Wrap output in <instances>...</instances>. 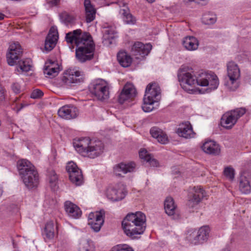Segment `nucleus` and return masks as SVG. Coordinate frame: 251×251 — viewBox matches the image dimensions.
I'll return each mask as SVG.
<instances>
[{
    "mask_svg": "<svg viewBox=\"0 0 251 251\" xmlns=\"http://www.w3.org/2000/svg\"><path fill=\"white\" fill-rule=\"evenodd\" d=\"M24 105L23 104H21V107L20 108L18 109V111L20 110L21 109H22L24 107Z\"/></svg>",
    "mask_w": 251,
    "mask_h": 251,
    "instance_id": "6e6d98bb",
    "label": "nucleus"
},
{
    "mask_svg": "<svg viewBox=\"0 0 251 251\" xmlns=\"http://www.w3.org/2000/svg\"><path fill=\"white\" fill-rule=\"evenodd\" d=\"M176 133L180 136L186 139L194 138L195 133L192 126L189 122H186L179 125Z\"/></svg>",
    "mask_w": 251,
    "mask_h": 251,
    "instance_id": "4be33fe9",
    "label": "nucleus"
},
{
    "mask_svg": "<svg viewBox=\"0 0 251 251\" xmlns=\"http://www.w3.org/2000/svg\"><path fill=\"white\" fill-rule=\"evenodd\" d=\"M151 136L157 139L158 142L162 144L168 143V138L167 134L157 127H153L150 130Z\"/></svg>",
    "mask_w": 251,
    "mask_h": 251,
    "instance_id": "cd10ccee",
    "label": "nucleus"
},
{
    "mask_svg": "<svg viewBox=\"0 0 251 251\" xmlns=\"http://www.w3.org/2000/svg\"><path fill=\"white\" fill-rule=\"evenodd\" d=\"M43 234L48 240L53 238L54 236V224L52 221H49L46 224Z\"/></svg>",
    "mask_w": 251,
    "mask_h": 251,
    "instance_id": "f704fd0d",
    "label": "nucleus"
},
{
    "mask_svg": "<svg viewBox=\"0 0 251 251\" xmlns=\"http://www.w3.org/2000/svg\"><path fill=\"white\" fill-rule=\"evenodd\" d=\"M66 170L69 174L71 181L76 186H80L83 183V177L82 172L73 162H69L66 166Z\"/></svg>",
    "mask_w": 251,
    "mask_h": 251,
    "instance_id": "1a4fd4ad",
    "label": "nucleus"
},
{
    "mask_svg": "<svg viewBox=\"0 0 251 251\" xmlns=\"http://www.w3.org/2000/svg\"><path fill=\"white\" fill-rule=\"evenodd\" d=\"M18 169L24 183L28 189L37 187L39 184L38 173L29 161L26 159L19 161Z\"/></svg>",
    "mask_w": 251,
    "mask_h": 251,
    "instance_id": "7ed1b4c3",
    "label": "nucleus"
},
{
    "mask_svg": "<svg viewBox=\"0 0 251 251\" xmlns=\"http://www.w3.org/2000/svg\"><path fill=\"white\" fill-rule=\"evenodd\" d=\"M60 18L61 22L67 25L73 23L75 20L74 15L66 11L63 12L60 14Z\"/></svg>",
    "mask_w": 251,
    "mask_h": 251,
    "instance_id": "4c0bfd02",
    "label": "nucleus"
},
{
    "mask_svg": "<svg viewBox=\"0 0 251 251\" xmlns=\"http://www.w3.org/2000/svg\"><path fill=\"white\" fill-rule=\"evenodd\" d=\"M201 148L204 152L209 154L218 155L220 152L219 145L212 140L205 142Z\"/></svg>",
    "mask_w": 251,
    "mask_h": 251,
    "instance_id": "393cba45",
    "label": "nucleus"
},
{
    "mask_svg": "<svg viewBox=\"0 0 251 251\" xmlns=\"http://www.w3.org/2000/svg\"><path fill=\"white\" fill-rule=\"evenodd\" d=\"M183 45L189 50H194L198 49L199 42L198 40L193 36L186 37L183 40Z\"/></svg>",
    "mask_w": 251,
    "mask_h": 251,
    "instance_id": "7c9ffc66",
    "label": "nucleus"
},
{
    "mask_svg": "<svg viewBox=\"0 0 251 251\" xmlns=\"http://www.w3.org/2000/svg\"><path fill=\"white\" fill-rule=\"evenodd\" d=\"M2 192H3V191H2V189L1 188H0V196H1Z\"/></svg>",
    "mask_w": 251,
    "mask_h": 251,
    "instance_id": "4d7b16f0",
    "label": "nucleus"
},
{
    "mask_svg": "<svg viewBox=\"0 0 251 251\" xmlns=\"http://www.w3.org/2000/svg\"><path fill=\"white\" fill-rule=\"evenodd\" d=\"M52 5H56L58 3V0H52L50 2Z\"/></svg>",
    "mask_w": 251,
    "mask_h": 251,
    "instance_id": "603ef678",
    "label": "nucleus"
},
{
    "mask_svg": "<svg viewBox=\"0 0 251 251\" xmlns=\"http://www.w3.org/2000/svg\"><path fill=\"white\" fill-rule=\"evenodd\" d=\"M4 15L0 13V20H1L4 19Z\"/></svg>",
    "mask_w": 251,
    "mask_h": 251,
    "instance_id": "5fc2aeb1",
    "label": "nucleus"
},
{
    "mask_svg": "<svg viewBox=\"0 0 251 251\" xmlns=\"http://www.w3.org/2000/svg\"><path fill=\"white\" fill-rule=\"evenodd\" d=\"M143 101L144 103L142 106V108L143 111L146 112H150L154 108L153 104L155 101H153V100H151L144 98Z\"/></svg>",
    "mask_w": 251,
    "mask_h": 251,
    "instance_id": "79ce46f5",
    "label": "nucleus"
},
{
    "mask_svg": "<svg viewBox=\"0 0 251 251\" xmlns=\"http://www.w3.org/2000/svg\"><path fill=\"white\" fill-rule=\"evenodd\" d=\"M122 14L124 22L129 25H134L136 23V19L131 14L128 13L126 10L122 9Z\"/></svg>",
    "mask_w": 251,
    "mask_h": 251,
    "instance_id": "a19ab883",
    "label": "nucleus"
},
{
    "mask_svg": "<svg viewBox=\"0 0 251 251\" xmlns=\"http://www.w3.org/2000/svg\"><path fill=\"white\" fill-rule=\"evenodd\" d=\"M79 251H94V245L91 241L83 240L79 244Z\"/></svg>",
    "mask_w": 251,
    "mask_h": 251,
    "instance_id": "ea45409f",
    "label": "nucleus"
},
{
    "mask_svg": "<svg viewBox=\"0 0 251 251\" xmlns=\"http://www.w3.org/2000/svg\"><path fill=\"white\" fill-rule=\"evenodd\" d=\"M62 81L67 84L78 83L83 81L84 76L82 72L75 69H68L64 72Z\"/></svg>",
    "mask_w": 251,
    "mask_h": 251,
    "instance_id": "4468645a",
    "label": "nucleus"
},
{
    "mask_svg": "<svg viewBox=\"0 0 251 251\" xmlns=\"http://www.w3.org/2000/svg\"><path fill=\"white\" fill-rule=\"evenodd\" d=\"M190 236L194 237L193 239H190V240L192 244L194 245H198L203 243L202 241H199V239L198 238V236L196 232H193L191 234H190Z\"/></svg>",
    "mask_w": 251,
    "mask_h": 251,
    "instance_id": "49530a36",
    "label": "nucleus"
},
{
    "mask_svg": "<svg viewBox=\"0 0 251 251\" xmlns=\"http://www.w3.org/2000/svg\"><path fill=\"white\" fill-rule=\"evenodd\" d=\"M239 189L243 194H248L251 192V187L248 178L244 176H241L239 179Z\"/></svg>",
    "mask_w": 251,
    "mask_h": 251,
    "instance_id": "473e14b6",
    "label": "nucleus"
},
{
    "mask_svg": "<svg viewBox=\"0 0 251 251\" xmlns=\"http://www.w3.org/2000/svg\"><path fill=\"white\" fill-rule=\"evenodd\" d=\"M60 71L59 66L56 62L48 60L45 63L44 73L50 77L56 76Z\"/></svg>",
    "mask_w": 251,
    "mask_h": 251,
    "instance_id": "b1692460",
    "label": "nucleus"
},
{
    "mask_svg": "<svg viewBox=\"0 0 251 251\" xmlns=\"http://www.w3.org/2000/svg\"><path fill=\"white\" fill-rule=\"evenodd\" d=\"M152 48V46L150 44H144L143 43L137 42L134 44L131 48V52L136 58H139L138 56L144 57L147 55Z\"/></svg>",
    "mask_w": 251,
    "mask_h": 251,
    "instance_id": "412c9836",
    "label": "nucleus"
},
{
    "mask_svg": "<svg viewBox=\"0 0 251 251\" xmlns=\"http://www.w3.org/2000/svg\"><path fill=\"white\" fill-rule=\"evenodd\" d=\"M4 89H3L1 85L0 84V100H2L4 98Z\"/></svg>",
    "mask_w": 251,
    "mask_h": 251,
    "instance_id": "8fccbe9b",
    "label": "nucleus"
},
{
    "mask_svg": "<svg viewBox=\"0 0 251 251\" xmlns=\"http://www.w3.org/2000/svg\"><path fill=\"white\" fill-rule=\"evenodd\" d=\"M201 21L203 24L210 25L215 23L217 17L215 14L208 12L203 15Z\"/></svg>",
    "mask_w": 251,
    "mask_h": 251,
    "instance_id": "58836bf2",
    "label": "nucleus"
},
{
    "mask_svg": "<svg viewBox=\"0 0 251 251\" xmlns=\"http://www.w3.org/2000/svg\"><path fill=\"white\" fill-rule=\"evenodd\" d=\"M57 176L54 171H51L49 176V182L51 187H55L57 182Z\"/></svg>",
    "mask_w": 251,
    "mask_h": 251,
    "instance_id": "a18cd8bd",
    "label": "nucleus"
},
{
    "mask_svg": "<svg viewBox=\"0 0 251 251\" xmlns=\"http://www.w3.org/2000/svg\"><path fill=\"white\" fill-rule=\"evenodd\" d=\"M245 113V108H240L225 113L221 118V126L226 129L231 128L237 120Z\"/></svg>",
    "mask_w": 251,
    "mask_h": 251,
    "instance_id": "0eeeda50",
    "label": "nucleus"
},
{
    "mask_svg": "<svg viewBox=\"0 0 251 251\" xmlns=\"http://www.w3.org/2000/svg\"><path fill=\"white\" fill-rule=\"evenodd\" d=\"M12 89L16 94L20 93L21 92V86L18 83H14L12 85Z\"/></svg>",
    "mask_w": 251,
    "mask_h": 251,
    "instance_id": "09e8293b",
    "label": "nucleus"
},
{
    "mask_svg": "<svg viewBox=\"0 0 251 251\" xmlns=\"http://www.w3.org/2000/svg\"><path fill=\"white\" fill-rule=\"evenodd\" d=\"M110 251H134V250L126 244H121L113 247Z\"/></svg>",
    "mask_w": 251,
    "mask_h": 251,
    "instance_id": "37998d69",
    "label": "nucleus"
},
{
    "mask_svg": "<svg viewBox=\"0 0 251 251\" xmlns=\"http://www.w3.org/2000/svg\"><path fill=\"white\" fill-rule=\"evenodd\" d=\"M136 167V165L134 162L127 163H121L113 167V172L117 176L123 177L124 175L128 173L134 172Z\"/></svg>",
    "mask_w": 251,
    "mask_h": 251,
    "instance_id": "f3484780",
    "label": "nucleus"
},
{
    "mask_svg": "<svg viewBox=\"0 0 251 251\" xmlns=\"http://www.w3.org/2000/svg\"><path fill=\"white\" fill-rule=\"evenodd\" d=\"M98 2H100L101 4H104L105 0H95Z\"/></svg>",
    "mask_w": 251,
    "mask_h": 251,
    "instance_id": "864d4df0",
    "label": "nucleus"
},
{
    "mask_svg": "<svg viewBox=\"0 0 251 251\" xmlns=\"http://www.w3.org/2000/svg\"><path fill=\"white\" fill-rule=\"evenodd\" d=\"M210 228L208 226H203L200 228L196 232L199 239V241H202L203 243L208 237Z\"/></svg>",
    "mask_w": 251,
    "mask_h": 251,
    "instance_id": "e433bc0d",
    "label": "nucleus"
},
{
    "mask_svg": "<svg viewBox=\"0 0 251 251\" xmlns=\"http://www.w3.org/2000/svg\"><path fill=\"white\" fill-rule=\"evenodd\" d=\"M146 219L145 214L141 212L138 211L135 213L128 214L125 218L122 223L128 224L127 226H130V224H135L136 223H146Z\"/></svg>",
    "mask_w": 251,
    "mask_h": 251,
    "instance_id": "5701e85b",
    "label": "nucleus"
},
{
    "mask_svg": "<svg viewBox=\"0 0 251 251\" xmlns=\"http://www.w3.org/2000/svg\"><path fill=\"white\" fill-rule=\"evenodd\" d=\"M104 28L103 37L105 40L112 39L115 37L116 31L114 25L104 26Z\"/></svg>",
    "mask_w": 251,
    "mask_h": 251,
    "instance_id": "c9c22d12",
    "label": "nucleus"
},
{
    "mask_svg": "<svg viewBox=\"0 0 251 251\" xmlns=\"http://www.w3.org/2000/svg\"><path fill=\"white\" fill-rule=\"evenodd\" d=\"M91 92L98 100H105L109 97V87L107 82L102 79L94 81L90 87Z\"/></svg>",
    "mask_w": 251,
    "mask_h": 251,
    "instance_id": "423d86ee",
    "label": "nucleus"
},
{
    "mask_svg": "<svg viewBox=\"0 0 251 251\" xmlns=\"http://www.w3.org/2000/svg\"><path fill=\"white\" fill-rule=\"evenodd\" d=\"M43 92L39 89L34 90L31 94V98L33 99H38L43 96Z\"/></svg>",
    "mask_w": 251,
    "mask_h": 251,
    "instance_id": "de8ad7c7",
    "label": "nucleus"
},
{
    "mask_svg": "<svg viewBox=\"0 0 251 251\" xmlns=\"http://www.w3.org/2000/svg\"><path fill=\"white\" fill-rule=\"evenodd\" d=\"M128 224L122 223V227L125 233L130 238L134 239L137 238V235L143 233L146 228V223L130 224V226H127Z\"/></svg>",
    "mask_w": 251,
    "mask_h": 251,
    "instance_id": "9d476101",
    "label": "nucleus"
},
{
    "mask_svg": "<svg viewBox=\"0 0 251 251\" xmlns=\"http://www.w3.org/2000/svg\"><path fill=\"white\" fill-rule=\"evenodd\" d=\"M177 76L180 85L185 91L191 89L189 87H195L196 85L208 86L210 89H215L219 85L217 75L213 73H202L196 76L193 72H187L182 69H179Z\"/></svg>",
    "mask_w": 251,
    "mask_h": 251,
    "instance_id": "f257e3e1",
    "label": "nucleus"
},
{
    "mask_svg": "<svg viewBox=\"0 0 251 251\" xmlns=\"http://www.w3.org/2000/svg\"><path fill=\"white\" fill-rule=\"evenodd\" d=\"M22 49L18 42H13L10 45L6 54L7 61L10 66H14L20 58Z\"/></svg>",
    "mask_w": 251,
    "mask_h": 251,
    "instance_id": "ddd939ff",
    "label": "nucleus"
},
{
    "mask_svg": "<svg viewBox=\"0 0 251 251\" xmlns=\"http://www.w3.org/2000/svg\"><path fill=\"white\" fill-rule=\"evenodd\" d=\"M205 193L204 190L200 187H194L192 191L190 193L187 205L190 211H194L199 207V204L201 200L205 197Z\"/></svg>",
    "mask_w": 251,
    "mask_h": 251,
    "instance_id": "6e6552de",
    "label": "nucleus"
},
{
    "mask_svg": "<svg viewBox=\"0 0 251 251\" xmlns=\"http://www.w3.org/2000/svg\"><path fill=\"white\" fill-rule=\"evenodd\" d=\"M117 59L120 64L123 67H127L132 62V58L125 51H120L117 54Z\"/></svg>",
    "mask_w": 251,
    "mask_h": 251,
    "instance_id": "2f4dec72",
    "label": "nucleus"
},
{
    "mask_svg": "<svg viewBox=\"0 0 251 251\" xmlns=\"http://www.w3.org/2000/svg\"><path fill=\"white\" fill-rule=\"evenodd\" d=\"M31 61L30 59L21 60L18 62L17 66V71L21 73L23 72H27L31 70Z\"/></svg>",
    "mask_w": 251,
    "mask_h": 251,
    "instance_id": "72a5a7b5",
    "label": "nucleus"
},
{
    "mask_svg": "<svg viewBox=\"0 0 251 251\" xmlns=\"http://www.w3.org/2000/svg\"><path fill=\"white\" fill-rule=\"evenodd\" d=\"M105 212L103 210L91 212L88 216V224L95 232L100 231L104 222Z\"/></svg>",
    "mask_w": 251,
    "mask_h": 251,
    "instance_id": "9b49d317",
    "label": "nucleus"
},
{
    "mask_svg": "<svg viewBox=\"0 0 251 251\" xmlns=\"http://www.w3.org/2000/svg\"><path fill=\"white\" fill-rule=\"evenodd\" d=\"M58 39L57 28L52 26L47 35L44 45L45 50L47 51L51 50L55 46Z\"/></svg>",
    "mask_w": 251,
    "mask_h": 251,
    "instance_id": "6ab92c4d",
    "label": "nucleus"
},
{
    "mask_svg": "<svg viewBox=\"0 0 251 251\" xmlns=\"http://www.w3.org/2000/svg\"><path fill=\"white\" fill-rule=\"evenodd\" d=\"M149 2L152 3L155 0H147Z\"/></svg>",
    "mask_w": 251,
    "mask_h": 251,
    "instance_id": "13d9d810",
    "label": "nucleus"
},
{
    "mask_svg": "<svg viewBox=\"0 0 251 251\" xmlns=\"http://www.w3.org/2000/svg\"><path fill=\"white\" fill-rule=\"evenodd\" d=\"M126 190L124 186L121 183L109 187L107 190L108 199L113 201L123 199L126 195Z\"/></svg>",
    "mask_w": 251,
    "mask_h": 251,
    "instance_id": "f8f14e48",
    "label": "nucleus"
},
{
    "mask_svg": "<svg viewBox=\"0 0 251 251\" xmlns=\"http://www.w3.org/2000/svg\"><path fill=\"white\" fill-rule=\"evenodd\" d=\"M160 98L161 90L159 85L155 82L149 84L146 87L144 98L157 102Z\"/></svg>",
    "mask_w": 251,
    "mask_h": 251,
    "instance_id": "a211bd4d",
    "label": "nucleus"
},
{
    "mask_svg": "<svg viewBox=\"0 0 251 251\" xmlns=\"http://www.w3.org/2000/svg\"><path fill=\"white\" fill-rule=\"evenodd\" d=\"M84 42H79L75 50V55L78 60L81 62H84L87 60H90L94 57L95 50V44L91 39V37Z\"/></svg>",
    "mask_w": 251,
    "mask_h": 251,
    "instance_id": "20e7f679",
    "label": "nucleus"
},
{
    "mask_svg": "<svg viewBox=\"0 0 251 251\" xmlns=\"http://www.w3.org/2000/svg\"><path fill=\"white\" fill-rule=\"evenodd\" d=\"M136 95V90L131 83H127L124 87L123 90L118 97V101L123 104L126 102H129Z\"/></svg>",
    "mask_w": 251,
    "mask_h": 251,
    "instance_id": "2eb2a0df",
    "label": "nucleus"
},
{
    "mask_svg": "<svg viewBox=\"0 0 251 251\" xmlns=\"http://www.w3.org/2000/svg\"><path fill=\"white\" fill-rule=\"evenodd\" d=\"M58 114L64 119L70 120L75 118L78 116V110L73 105H66L59 109Z\"/></svg>",
    "mask_w": 251,
    "mask_h": 251,
    "instance_id": "aec40b11",
    "label": "nucleus"
},
{
    "mask_svg": "<svg viewBox=\"0 0 251 251\" xmlns=\"http://www.w3.org/2000/svg\"><path fill=\"white\" fill-rule=\"evenodd\" d=\"M164 209L169 216H175L177 212V209L174 199L172 197H167L164 201Z\"/></svg>",
    "mask_w": 251,
    "mask_h": 251,
    "instance_id": "c85d7f7f",
    "label": "nucleus"
},
{
    "mask_svg": "<svg viewBox=\"0 0 251 251\" xmlns=\"http://www.w3.org/2000/svg\"><path fill=\"white\" fill-rule=\"evenodd\" d=\"M84 6L85 8L86 22L87 23H89L95 19L96 9L91 3L90 0H84Z\"/></svg>",
    "mask_w": 251,
    "mask_h": 251,
    "instance_id": "bb28decb",
    "label": "nucleus"
},
{
    "mask_svg": "<svg viewBox=\"0 0 251 251\" xmlns=\"http://www.w3.org/2000/svg\"><path fill=\"white\" fill-rule=\"evenodd\" d=\"M139 156L140 158L149 163V165L152 167H157L158 165V161L153 158L151 154L149 153L148 151L144 149H142L139 152Z\"/></svg>",
    "mask_w": 251,
    "mask_h": 251,
    "instance_id": "c756f323",
    "label": "nucleus"
},
{
    "mask_svg": "<svg viewBox=\"0 0 251 251\" xmlns=\"http://www.w3.org/2000/svg\"><path fill=\"white\" fill-rule=\"evenodd\" d=\"M90 35L87 34H82V31L80 29H76L73 32H70L66 34L65 39L68 44L72 46L74 48V45L77 47L79 42H84L83 40H86L90 37Z\"/></svg>",
    "mask_w": 251,
    "mask_h": 251,
    "instance_id": "dca6fc26",
    "label": "nucleus"
},
{
    "mask_svg": "<svg viewBox=\"0 0 251 251\" xmlns=\"http://www.w3.org/2000/svg\"><path fill=\"white\" fill-rule=\"evenodd\" d=\"M76 151L81 155L95 158L100 155L104 151V144L99 140L85 137L74 142Z\"/></svg>",
    "mask_w": 251,
    "mask_h": 251,
    "instance_id": "f03ea898",
    "label": "nucleus"
},
{
    "mask_svg": "<svg viewBox=\"0 0 251 251\" xmlns=\"http://www.w3.org/2000/svg\"><path fill=\"white\" fill-rule=\"evenodd\" d=\"M227 72L229 79L225 85L229 91H235L239 86L240 71L238 66L234 62H229L227 64Z\"/></svg>",
    "mask_w": 251,
    "mask_h": 251,
    "instance_id": "39448f33",
    "label": "nucleus"
},
{
    "mask_svg": "<svg viewBox=\"0 0 251 251\" xmlns=\"http://www.w3.org/2000/svg\"><path fill=\"white\" fill-rule=\"evenodd\" d=\"M65 209L68 216L73 218H79L81 215L80 208L75 204L70 201L65 203Z\"/></svg>",
    "mask_w": 251,
    "mask_h": 251,
    "instance_id": "a878e982",
    "label": "nucleus"
},
{
    "mask_svg": "<svg viewBox=\"0 0 251 251\" xmlns=\"http://www.w3.org/2000/svg\"><path fill=\"white\" fill-rule=\"evenodd\" d=\"M224 175L229 180H232L234 178V170L231 167H226L224 170Z\"/></svg>",
    "mask_w": 251,
    "mask_h": 251,
    "instance_id": "c03bdc74",
    "label": "nucleus"
},
{
    "mask_svg": "<svg viewBox=\"0 0 251 251\" xmlns=\"http://www.w3.org/2000/svg\"><path fill=\"white\" fill-rule=\"evenodd\" d=\"M190 1H195L196 3H201V4H203V3H201V2H206L208 0H189Z\"/></svg>",
    "mask_w": 251,
    "mask_h": 251,
    "instance_id": "3c124183",
    "label": "nucleus"
}]
</instances>
